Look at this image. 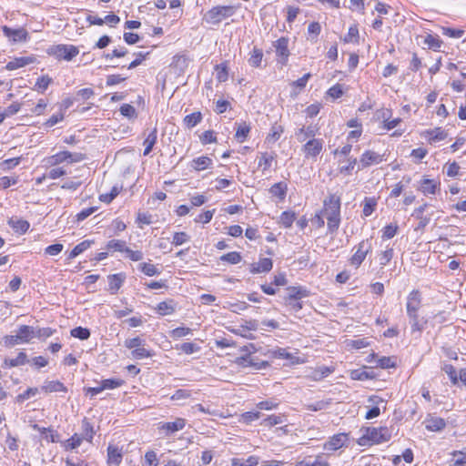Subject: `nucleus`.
I'll list each match as a JSON object with an SVG mask.
<instances>
[{
	"instance_id": "f257e3e1",
	"label": "nucleus",
	"mask_w": 466,
	"mask_h": 466,
	"mask_svg": "<svg viewBox=\"0 0 466 466\" xmlns=\"http://www.w3.org/2000/svg\"><path fill=\"white\" fill-rule=\"evenodd\" d=\"M321 213L328 220L327 226L329 233L336 232L340 224V198L334 194L329 195L323 201Z\"/></svg>"
},
{
	"instance_id": "f03ea898",
	"label": "nucleus",
	"mask_w": 466,
	"mask_h": 466,
	"mask_svg": "<svg viewBox=\"0 0 466 466\" xmlns=\"http://www.w3.org/2000/svg\"><path fill=\"white\" fill-rule=\"evenodd\" d=\"M362 431V435L358 439L360 446H371L390 441L391 434L387 427H368Z\"/></svg>"
},
{
	"instance_id": "7ed1b4c3",
	"label": "nucleus",
	"mask_w": 466,
	"mask_h": 466,
	"mask_svg": "<svg viewBox=\"0 0 466 466\" xmlns=\"http://www.w3.org/2000/svg\"><path fill=\"white\" fill-rule=\"evenodd\" d=\"M236 13L233 5H217L209 9L203 16V20L210 25H218L222 20L232 16Z\"/></svg>"
},
{
	"instance_id": "20e7f679",
	"label": "nucleus",
	"mask_w": 466,
	"mask_h": 466,
	"mask_svg": "<svg viewBox=\"0 0 466 466\" xmlns=\"http://www.w3.org/2000/svg\"><path fill=\"white\" fill-rule=\"evenodd\" d=\"M46 52L58 60L71 61L79 54V49L74 45L58 44L51 46Z\"/></svg>"
},
{
	"instance_id": "39448f33",
	"label": "nucleus",
	"mask_w": 466,
	"mask_h": 466,
	"mask_svg": "<svg viewBox=\"0 0 466 466\" xmlns=\"http://www.w3.org/2000/svg\"><path fill=\"white\" fill-rule=\"evenodd\" d=\"M352 250H354V254L350 258V264L355 268H358L365 260L367 255L372 250L371 238L361 240Z\"/></svg>"
},
{
	"instance_id": "423d86ee",
	"label": "nucleus",
	"mask_w": 466,
	"mask_h": 466,
	"mask_svg": "<svg viewBox=\"0 0 466 466\" xmlns=\"http://www.w3.org/2000/svg\"><path fill=\"white\" fill-rule=\"evenodd\" d=\"M273 46L275 48L277 61L278 63L285 66L288 63L289 56L290 55L289 50V38L280 37L275 42H273Z\"/></svg>"
},
{
	"instance_id": "0eeeda50",
	"label": "nucleus",
	"mask_w": 466,
	"mask_h": 466,
	"mask_svg": "<svg viewBox=\"0 0 466 466\" xmlns=\"http://www.w3.org/2000/svg\"><path fill=\"white\" fill-rule=\"evenodd\" d=\"M384 155L372 150H366L360 158L359 169H364L371 165H377L384 161Z\"/></svg>"
},
{
	"instance_id": "6e6552de",
	"label": "nucleus",
	"mask_w": 466,
	"mask_h": 466,
	"mask_svg": "<svg viewBox=\"0 0 466 466\" xmlns=\"http://www.w3.org/2000/svg\"><path fill=\"white\" fill-rule=\"evenodd\" d=\"M420 292L417 289H413L407 297L406 309L408 317H414L419 315L418 310L420 307Z\"/></svg>"
},
{
	"instance_id": "1a4fd4ad",
	"label": "nucleus",
	"mask_w": 466,
	"mask_h": 466,
	"mask_svg": "<svg viewBox=\"0 0 466 466\" xmlns=\"http://www.w3.org/2000/svg\"><path fill=\"white\" fill-rule=\"evenodd\" d=\"M323 148V140L318 138L309 139L302 147L305 157L316 158Z\"/></svg>"
},
{
	"instance_id": "9d476101",
	"label": "nucleus",
	"mask_w": 466,
	"mask_h": 466,
	"mask_svg": "<svg viewBox=\"0 0 466 466\" xmlns=\"http://www.w3.org/2000/svg\"><path fill=\"white\" fill-rule=\"evenodd\" d=\"M236 363L241 367H251L256 370L266 368L268 363L267 361H256L251 354H243L237 358Z\"/></svg>"
},
{
	"instance_id": "9b49d317",
	"label": "nucleus",
	"mask_w": 466,
	"mask_h": 466,
	"mask_svg": "<svg viewBox=\"0 0 466 466\" xmlns=\"http://www.w3.org/2000/svg\"><path fill=\"white\" fill-rule=\"evenodd\" d=\"M4 35L13 42H24L27 39V32L24 28L13 29L6 25L3 26Z\"/></svg>"
},
{
	"instance_id": "f8f14e48",
	"label": "nucleus",
	"mask_w": 466,
	"mask_h": 466,
	"mask_svg": "<svg viewBox=\"0 0 466 466\" xmlns=\"http://www.w3.org/2000/svg\"><path fill=\"white\" fill-rule=\"evenodd\" d=\"M35 61V58L34 56L15 57L5 65V69L8 71L15 70L33 64Z\"/></svg>"
},
{
	"instance_id": "ddd939ff",
	"label": "nucleus",
	"mask_w": 466,
	"mask_h": 466,
	"mask_svg": "<svg viewBox=\"0 0 466 466\" xmlns=\"http://www.w3.org/2000/svg\"><path fill=\"white\" fill-rule=\"evenodd\" d=\"M186 426V420L177 418L175 421L164 422L160 425L159 429L164 431L167 435L181 431Z\"/></svg>"
},
{
	"instance_id": "4468645a",
	"label": "nucleus",
	"mask_w": 466,
	"mask_h": 466,
	"mask_svg": "<svg viewBox=\"0 0 466 466\" xmlns=\"http://www.w3.org/2000/svg\"><path fill=\"white\" fill-rule=\"evenodd\" d=\"M213 165V161L210 157L207 156H201L198 157L194 158L190 164L189 167L195 171H203L209 167H211Z\"/></svg>"
},
{
	"instance_id": "2eb2a0df",
	"label": "nucleus",
	"mask_w": 466,
	"mask_h": 466,
	"mask_svg": "<svg viewBox=\"0 0 466 466\" xmlns=\"http://www.w3.org/2000/svg\"><path fill=\"white\" fill-rule=\"evenodd\" d=\"M126 279V275L117 273L108 276V290L111 294H116Z\"/></svg>"
},
{
	"instance_id": "dca6fc26",
	"label": "nucleus",
	"mask_w": 466,
	"mask_h": 466,
	"mask_svg": "<svg viewBox=\"0 0 466 466\" xmlns=\"http://www.w3.org/2000/svg\"><path fill=\"white\" fill-rule=\"evenodd\" d=\"M273 267V263L271 258H260L258 263H253L251 265L250 272L253 274L268 272L271 270Z\"/></svg>"
},
{
	"instance_id": "f3484780",
	"label": "nucleus",
	"mask_w": 466,
	"mask_h": 466,
	"mask_svg": "<svg viewBox=\"0 0 466 466\" xmlns=\"http://www.w3.org/2000/svg\"><path fill=\"white\" fill-rule=\"evenodd\" d=\"M346 440V434H336L324 444V449L327 451H337L344 445Z\"/></svg>"
},
{
	"instance_id": "a211bd4d",
	"label": "nucleus",
	"mask_w": 466,
	"mask_h": 466,
	"mask_svg": "<svg viewBox=\"0 0 466 466\" xmlns=\"http://www.w3.org/2000/svg\"><path fill=\"white\" fill-rule=\"evenodd\" d=\"M27 362H29V360H28L26 353L24 351H21L18 353V355L15 359L5 358L4 360L3 367L4 368H14V367L25 365Z\"/></svg>"
},
{
	"instance_id": "6ab92c4d",
	"label": "nucleus",
	"mask_w": 466,
	"mask_h": 466,
	"mask_svg": "<svg viewBox=\"0 0 466 466\" xmlns=\"http://www.w3.org/2000/svg\"><path fill=\"white\" fill-rule=\"evenodd\" d=\"M35 330L33 327L22 325L19 327L15 338H18L22 343H27L35 337Z\"/></svg>"
},
{
	"instance_id": "aec40b11",
	"label": "nucleus",
	"mask_w": 466,
	"mask_h": 466,
	"mask_svg": "<svg viewBox=\"0 0 466 466\" xmlns=\"http://www.w3.org/2000/svg\"><path fill=\"white\" fill-rule=\"evenodd\" d=\"M41 390L46 393L67 391L66 387L59 380H46L42 385Z\"/></svg>"
},
{
	"instance_id": "412c9836",
	"label": "nucleus",
	"mask_w": 466,
	"mask_h": 466,
	"mask_svg": "<svg viewBox=\"0 0 466 466\" xmlns=\"http://www.w3.org/2000/svg\"><path fill=\"white\" fill-rule=\"evenodd\" d=\"M368 401L373 405L371 409H370L365 415L366 420H372L374 418H377L380 413V409L378 407V405L381 402H383V400L380 398L379 396L372 395L368 399Z\"/></svg>"
},
{
	"instance_id": "4be33fe9",
	"label": "nucleus",
	"mask_w": 466,
	"mask_h": 466,
	"mask_svg": "<svg viewBox=\"0 0 466 466\" xmlns=\"http://www.w3.org/2000/svg\"><path fill=\"white\" fill-rule=\"evenodd\" d=\"M440 187V183L433 179L423 178L420 181L419 190H420L425 196L433 195L436 193V189Z\"/></svg>"
},
{
	"instance_id": "5701e85b",
	"label": "nucleus",
	"mask_w": 466,
	"mask_h": 466,
	"mask_svg": "<svg viewBox=\"0 0 466 466\" xmlns=\"http://www.w3.org/2000/svg\"><path fill=\"white\" fill-rule=\"evenodd\" d=\"M287 290L288 296L285 300H299L309 295L308 290L302 287H289Z\"/></svg>"
},
{
	"instance_id": "b1692460",
	"label": "nucleus",
	"mask_w": 466,
	"mask_h": 466,
	"mask_svg": "<svg viewBox=\"0 0 466 466\" xmlns=\"http://www.w3.org/2000/svg\"><path fill=\"white\" fill-rule=\"evenodd\" d=\"M8 225L17 233L19 234H25L29 227L30 224L27 220L17 218H11L8 220Z\"/></svg>"
},
{
	"instance_id": "393cba45",
	"label": "nucleus",
	"mask_w": 466,
	"mask_h": 466,
	"mask_svg": "<svg viewBox=\"0 0 466 466\" xmlns=\"http://www.w3.org/2000/svg\"><path fill=\"white\" fill-rule=\"evenodd\" d=\"M288 191L287 183L280 181L272 185L269 188V193L278 198L280 201L284 200Z\"/></svg>"
},
{
	"instance_id": "a878e982",
	"label": "nucleus",
	"mask_w": 466,
	"mask_h": 466,
	"mask_svg": "<svg viewBox=\"0 0 466 466\" xmlns=\"http://www.w3.org/2000/svg\"><path fill=\"white\" fill-rule=\"evenodd\" d=\"M317 132L318 128L314 126L302 127L296 132V137L299 142H303L308 138H314Z\"/></svg>"
},
{
	"instance_id": "bb28decb",
	"label": "nucleus",
	"mask_w": 466,
	"mask_h": 466,
	"mask_svg": "<svg viewBox=\"0 0 466 466\" xmlns=\"http://www.w3.org/2000/svg\"><path fill=\"white\" fill-rule=\"evenodd\" d=\"M277 155L274 152L268 153L264 152L260 154L258 157V167H261L263 171H267L270 168L272 162L275 160Z\"/></svg>"
},
{
	"instance_id": "cd10ccee",
	"label": "nucleus",
	"mask_w": 466,
	"mask_h": 466,
	"mask_svg": "<svg viewBox=\"0 0 466 466\" xmlns=\"http://www.w3.org/2000/svg\"><path fill=\"white\" fill-rule=\"evenodd\" d=\"M236 134L235 137L239 143H243L248 137L250 132V126L246 122L236 123Z\"/></svg>"
},
{
	"instance_id": "c85d7f7f",
	"label": "nucleus",
	"mask_w": 466,
	"mask_h": 466,
	"mask_svg": "<svg viewBox=\"0 0 466 466\" xmlns=\"http://www.w3.org/2000/svg\"><path fill=\"white\" fill-rule=\"evenodd\" d=\"M157 140V127H155L150 133L147 135V137L145 138L143 145L145 146L144 149V156H147L152 151L155 144Z\"/></svg>"
},
{
	"instance_id": "c756f323",
	"label": "nucleus",
	"mask_w": 466,
	"mask_h": 466,
	"mask_svg": "<svg viewBox=\"0 0 466 466\" xmlns=\"http://www.w3.org/2000/svg\"><path fill=\"white\" fill-rule=\"evenodd\" d=\"M176 304L173 300L162 301L157 305V312L161 316L171 315L175 312Z\"/></svg>"
},
{
	"instance_id": "7c9ffc66",
	"label": "nucleus",
	"mask_w": 466,
	"mask_h": 466,
	"mask_svg": "<svg viewBox=\"0 0 466 466\" xmlns=\"http://www.w3.org/2000/svg\"><path fill=\"white\" fill-rule=\"evenodd\" d=\"M122 460V452L121 451L115 446H108L107 448V461L108 463L115 464L118 466Z\"/></svg>"
},
{
	"instance_id": "2f4dec72",
	"label": "nucleus",
	"mask_w": 466,
	"mask_h": 466,
	"mask_svg": "<svg viewBox=\"0 0 466 466\" xmlns=\"http://www.w3.org/2000/svg\"><path fill=\"white\" fill-rule=\"evenodd\" d=\"M425 134L431 142L441 141L447 137V132L444 131L441 127H435L433 129L426 130Z\"/></svg>"
},
{
	"instance_id": "473e14b6",
	"label": "nucleus",
	"mask_w": 466,
	"mask_h": 466,
	"mask_svg": "<svg viewBox=\"0 0 466 466\" xmlns=\"http://www.w3.org/2000/svg\"><path fill=\"white\" fill-rule=\"evenodd\" d=\"M424 45H426L429 49L440 51L443 42L438 35L428 34L424 38Z\"/></svg>"
},
{
	"instance_id": "72a5a7b5",
	"label": "nucleus",
	"mask_w": 466,
	"mask_h": 466,
	"mask_svg": "<svg viewBox=\"0 0 466 466\" xmlns=\"http://www.w3.org/2000/svg\"><path fill=\"white\" fill-rule=\"evenodd\" d=\"M446 426V422L443 419L435 417L426 421V429L431 431H440Z\"/></svg>"
},
{
	"instance_id": "f704fd0d",
	"label": "nucleus",
	"mask_w": 466,
	"mask_h": 466,
	"mask_svg": "<svg viewBox=\"0 0 466 466\" xmlns=\"http://www.w3.org/2000/svg\"><path fill=\"white\" fill-rule=\"evenodd\" d=\"M263 58V51L260 48L253 47L250 57L248 58V64L253 67H259Z\"/></svg>"
},
{
	"instance_id": "c9c22d12",
	"label": "nucleus",
	"mask_w": 466,
	"mask_h": 466,
	"mask_svg": "<svg viewBox=\"0 0 466 466\" xmlns=\"http://www.w3.org/2000/svg\"><path fill=\"white\" fill-rule=\"evenodd\" d=\"M287 420L284 414L269 415L261 421V425L272 427L278 424H282Z\"/></svg>"
},
{
	"instance_id": "e433bc0d",
	"label": "nucleus",
	"mask_w": 466,
	"mask_h": 466,
	"mask_svg": "<svg viewBox=\"0 0 466 466\" xmlns=\"http://www.w3.org/2000/svg\"><path fill=\"white\" fill-rule=\"evenodd\" d=\"M41 438L48 442H58L59 434L52 428L43 427L40 432Z\"/></svg>"
},
{
	"instance_id": "4c0bfd02",
	"label": "nucleus",
	"mask_w": 466,
	"mask_h": 466,
	"mask_svg": "<svg viewBox=\"0 0 466 466\" xmlns=\"http://www.w3.org/2000/svg\"><path fill=\"white\" fill-rule=\"evenodd\" d=\"M283 131H284V129H283L282 126L274 124L271 127L270 131H269L268 135L267 136L266 140L269 143L276 142L277 140H279L280 138Z\"/></svg>"
},
{
	"instance_id": "58836bf2",
	"label": "nucleus",
	"mask_w": 466,
	"mask_h": 466,
	"mask_svg": "<svg viewBox=\"0 0 466 466\" xmlns=\"http://www.w3.org/2000/svg\"><path fill=\"white\" fill-rule=\"evenodd\" d=\"M138 268L145 275L148 277L158 276L161 273L159 268H157L154 264L150 263H141L139 264Z\"/></svg>"
},
{
	"instance_id": "ea45409f",
	"label": "nucleus",
	"mask_w": 466,
	"mask_h": 466,
	"mask_svg": "<svg viewBox=\"0 0 466 466\" xmlns=\"http://www.w3.org/2000/svg\"><path fill=\"white\" fill-rule=\"evenodd\" d=\"M377 207V200L374 198H365L363 201V216H370Z\"/></svg>"
},
{
	"instance_id": "a19ab883",
	"label": "nucleus",
	"mask_w": 466,
	"mask_h": 466,
	"mask_svg": "<svg viewBox=\"0 0 466 466\" xmlns=\"http://www.w3.org/2000/svg\"><path fill=\"white\" fill-rule=\"evenodd\" d=\"M391 113L390 111H387V112H384L383 113V128L386 129V130H391L393 128H395L400 122H401V118L400 117H397V118H394L392 120H389L390 116Z\"/></svg>"
},
{
	"instance_id": "79ce46f5",
	"label": "nucleus",
	"mask_w": 466,
	"mask_h": 466,
	"mask_svg": "<svg viewBox=\"0 0 466 466\" xmlns=\"http://www.w3.org/2000/svg\"><path fill=\"white\" fill-rule=\"evenodd\" d=\"M451 462L452 466H464L466 464V452L462 451H453Z\"/></svg>"
},
{
	"instance_id": "37998d69",
	"label": "nucleus",
	"mask_w": 466,
	"mask_h": 466,
	"mask_svg": "<svg viewBox=\"0 0 466 466\" xmlns=\"http://www.w3.org/2000/svg\"><path fill=\"white\" fill-rule=\"evenodd\" d=\"M124 384L125 381L121 379H106L101 381L103 390L116 389Z\"/></svg>"
},
{
	"instance_id": "c03bdc74",
	"label": "nucleus",
	"mask_w": 466,
	"mask_h": 466,
	"mask_svg": "<svg viewBox=\"0 0 466 466\" xmlns=\"http://www.w3.org/2000/svg\"><path fill=\"white\" fill-rule=\"evenodd\" d=\"M70 334L74 338L86 340L89 339L91 333L90 330L86 328L76 327L71 329Z\"/></svg>"
},
{
	"instance_id": "a18cd8bd",
	"label": "nucleus",
	"mask_w": 466,
	"mask_h": 466,
	"mask_svg": "<svg viewBox=\"0 0 466 466\" xmlns=\"http://www.w3.org/2000/svg\"><path fill=\"white\" fill-rule=\"evenodd\" d=\"M280 223L284 228H289L292 226L294 220L296 219L295 212L291 211H284L280 215Z\"/></svg>"
},
{
	"instance_id": "49530a36",
	"label": "nucleus",
	"mask_w": 466,
	"mask_h": 466,
	"mask_svg": "<svg viewBox=\"0 0 466 466\" xmlns=\"http://www.w3.org/2000/svg\"><path fill=\"white\" fill-rule=\"evenodd\" d=\"M82 428H83L82 438L86 439L88 441H91L95 435V431H94L92 424L86 419H84L82 421Z\"/></svg>"
},
{
	"instance_id": "de8ad7c7",
	"label": "nucleus",
	"mask_w": 466,
	"mask_h": 466,
	"mask_svg": "<svg viewBox=\"0 0 466 466\" xmlns=\"http://www.w3.org/2000/svg\"><path fill=\"white\" fill-rule=\"evenodd\" d=\"M202 119V116L200 112H194L185 116L184 123L187 127H194L197 126Z\"/></svg>"
},
{
	"instance_id": "09e8293b",
	"label": "nucleus",
	"mask_w": 466,
	"mask_h": 466,
	"mask_svg": "<svg viewBox=\"0 0 466 466\" xmlns=\"http://www.w3.org/2000/svg\"><path fill=\"white\" fill-rule=\"evenodd\" d=\"M127 247H126V242L121 239H112L107 242L106 248L108 250H114V251H119L124 252L125 249H127Z\"/></svg>"
},
{
	"instance_id": "8fccbe9b",
	"label": "nucleus",
	"mask_w": 466,
	"mask_h": 466,
	"mask_svg": "<svg viewBox=\"0 0 466 466\" xmlns=\"http://www.w3.org/2000/svg\"><path fill=\"white\" fill-rule=\"evenodd\" d=\"M216 77L219 82H226L228 78V66L225 64L217 65L215 67Z\"/></svg>"
},
{
	"instance_id": "3c124183",
	"label": "nucleus",
	"mask_w": 466,
	"mask_h": 466,
	"mask_svg": "<svg viewBox=\"0 0 466 466\" xmlns=\"http://www.w3.org/2000/svg\"><path fill=\"white\" fill-rule=\"evenodd\" d=\"M86 158V155L80 152H69L66 150V162L69 164L78 163Z\"/></svg>"
},
{
	"instance_id": "603ef678",
	"label": "nucleus",
	"mask_w": 466,
	"mask_h": 466,
	"mask_svg": "<svg viewBox=\"0 0 466 466\" xmlns=\"http://www.w3.org/2000/svg\"><path fill=\"white\" fill-rule=\"evenodd\" d=\"M347 165L339 166V172L340 174L350 175L351 171L354 169L356 164H357V158L349 157L347 158Z\"/></svg>"
},
{
	"instance_id": "864d4df0",
	"label": "nucleus",
	"mask_w": 466,
	"mask_h": 466,
	"mask_svg": "<svg viewBox=\"0 0 466 466\" xmlns=\"http://www.w3.org/2000/svg\"><path fill=\"white\" fill-rule=\"evenodd\" d=\"M190 240V236L184 232H176L173 236L172 244L175 246H181Z\"/></svg>"
},
{
	"instance_id": "5fc2aeb1",
	"label": "nucleus",
	"mask_w": 466,
	"mask_h": 466,
	"mask_svg": "<svg viewBox=\"0 0 466 466\" xmlns=\"http://www.w3.org/2000/svg\"><path fill=\"white\" fill-rule=\"evenodd\" d=\"M220 260L229 264H238L241 261V256L237 251H231L221 256Z\"/></svg>"
},
{
	"instance_id": "6e6d98bb",
	"label": "nucleus",
	"mask_w": 466,
	"mask_h": 466,
	"mask_svg": "<svg viewBox=\"0 0 466 466\" xmlns=\"http://www.w3.org/2000/svg\"><path fill=\"white\" fill-rule=\"evenodd\" d=\"M66 162V151H60L46 158V163L49 166H56Z\"/></svg>"
},
{
	"instance_id": "4d7b16f0",
	"label": "nucleus",
	"mask_w": 466,
	"mask_h": 466,
	"mask_svg": "<svg viewBox=\"0 0 466 466\" xmlns=\"http://www.w3.org/2000/svg\"><path fill=\"white\" fill-rule=\"evenodd\" d=\"M441 32L444 35L451 38H461L464 35V30L459 28L441 27Z\"/></svg>"
},
{
	"instance_id": "13d9d810",
	"label": "nucleus",
	"mask_w": 466,
	"mask_h": 466,
	"mask_svg": "<svg viewBox=\"0 0 466 466\" xmlns=\"http://www.w3.org/2000/svg\"><path fill=\"white\" fill-rule=\"evenodd\" d=\"M52 78L47 75L42 76L39 78H37L35 87L43 93L47 89L48 86L52 83Z\"/></svg>"
},
{
	"instance_id": "bf43d9fd",
	"label": "nucleus",
	"mask_w": 466,
	"mask_h": 466,
	"mask_svg": "<svg viewBox=\"0 0 466 466\" xmlns=\"http://www.w3.org/2000/svg\"><path fill=\"white\" fill-rule=\"evenodd\" d=\"M393 248H388L379 255V261L380 266H386L393 258Z\"/></svg>"
},
{
	"instance_id": "052dcab7",
	"label": "nucleus",
	"mask_w": 466,
	"mask_h": 466,
	"mask_svg": "<svg viewBox=\"0 0 466 466\" xmlns=\"http://www.w3.org/2000/svg\"><path fill=\"white\" fill-rule=\"evenodd\" d=\"M122 116L131 119L137 117L136 108L129 104H123L119 109Z\"/></svg>"
},
{
	"instance_id": "680f3d73",
	"label": "nucleus",
	"mask_w": 466,
	"mask_h": 466,
	"mask_svg": "<svg viewBox=\"0 0 466 466\" xmlns=\"http://www.w3.org/2000/svg\"><path fill=\"white\" fill-rule=\"evenodd\" d=\"M191 333H192L191 329L187 328V327H178V328L174 329L170 332V337L173 338L174 339H177L182 337H186Z\"/></svg>"
},
{
	"instance_id": "e2e57ef3",
	"label": "nucleus",
	"mask_w": 466,
	"mask_h": 466,
	"mask_svg": "<svg viewBox=\"0 0 466 466\" xmlns=\"http://www.w3.org/2000/svg\"><path fill=\"white\" fill-rule=\"evenodd\" d=\"M261 413L259 411H247L241 415L240 421L246 424H249L252 421L260 418Z\"/></svg>"
},
{
	"instance_id": "0e129e2a",
	"label": "nucleus",
	"mask_w": 466,
	"mask_h": 466,
	"mask_svg": "<svg viewBox=\"0 0 466 466\" xmlns=\"http://www.w3.org/2000/svg\"><path fill=\"white\" fill-rule=\"evenodd\" d=\"M158 465V459L157 456L156 451H148L145 454V463L143 466H157Z\"/></svg>"
},
{
	"instance_id": "69168bd1",
	"label": "nucleus",
	"mask_w": 466,
	"mask_h": 466,
	"mask_svg": "<svg viewBox=\"0 0 466 466\" xmlns=\"http://www.w3.org/2000/svg\"><path fill=\"white\" fill-rule=\"evenodd\" d=\"M83 438L75 433L70 439L66 441V449L74 450L81 445Z\"/></svg>"
},
{
	"instance_id": "338daca9",
	"label": "nucleus",
	"mask_w": 466,
	"mask_h": 466,
	"mask_svg": "<svg viewBox=\"0 0 466 466\" xmlns=\"http://www.w3.org/2000/svg\"><path fill=\"white\" fill-rule=\"evenodd\" d=\"M185 354H193L199 350V346L192 342H184L178 348Z\"/></svg>"
},
{
	"instance_id": "774afa93",
	"label": "nucleus",
	"mask_w": 466,
	"mask_h": 466,
	"mask_svg": "<svg viewBox=\"0 0 466 466\" xmlns=\"http://www.w3.org/2000/svg\"><path fill=\"white\" fill-rule=\"evenodd\" d=\"M132 356L136 360H141V359L152 357L153 353H151L150 350L145 349L144 347H140L132 351Z\"/></svg>"
}]
</instances>
